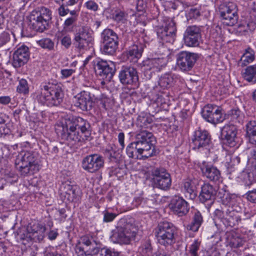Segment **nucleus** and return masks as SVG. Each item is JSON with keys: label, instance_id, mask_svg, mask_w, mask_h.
I'll return each mask as SVG.
<instances>
[{"label": "nucleus", "instance_id": "nucleus-29", "mask_svg": "<svg viewBox=\"0 0 256 256\" xmlns=\"http://www.w3.org/2000/svg\"><path fill=\"white\" fill-rule=\"evenodd\" d=\"M196 184H198V180L195 178H188L184 180L182 189L186 197L192 200L196 197Z\"/></svg>", "mask_w": 256, "mask_h": 256}, {"label": "nucleus", "instance_id": "nucleus-24", "mask_svg": "<svg viewBox=\"0 0 256 256\" xmlns=\"http://www.w3.org/2000/svg\"><path fill=\"white\" fill-rule=\"evenodd\" d=\"M27 236L34 242L42 241L45 236L46 226L40 223L35 222L28 228Z\"/></svg>", "mask_w": 256, "mask_h": 256}, {"label": "nucleus", "instance_id": "nucleus-4", "mask_svg": "<svg viewBox=\"0 0 256 256\" xmlns=\"http://www.w3.org/2000/svg\"><path fill=\"white\" fill-rule=\"evenodd\" d=\"M154 236L157 242L165 247L174 244L178 238V230L171 222H160L154 230Z\"/></svg>", "mask_w": 256, "mask_h": 256}, {"label": "nucleus", "instance_id": "nucleus-33", "mask_svg": "<svg viewBox=\"0 0 256 256\" xmlns=\"http://www.w3.org/2000/svg\"><path fill=\"white\" fill-rule=\"evenodd\" d=\"M242 76L244 80L250 84H256V64L246 66L242 72Z\"/></svg>", "mask_w": 256, "mask_h": 256}, {"label": "nucleus", "instance_id": "nucleus-47", "mask_svg": "<svg viewBox=\"0 0 256 256\" xmlns=\"http://www.w3.org/2000/svg\"><path fill=\"white\" fill-rule=\"evenodd\" d=\"M240 162L239 156H236L228 155L226 156V166L228 168H232L234 166L238 165Z\"/></svg>", "mask_w": 256, "mask_h": 256}, {"label": "nucleus", "instance_id": "nucleus-42", "mask_svg": "<svg viewBox=\"0 0 256 256\" xmlns=\"http://www.w3.org/2000/svg\"><path fill=\"white\" fill-rule=\"evenodd\" d=\"M152 122V119L147 116H139L137 118L136 125L142 128H148L150 126Z\"/></svg>", "mask_w": 256, "mask_h": 256}, {"label": "nucleus", "instance_id": "nucleus-50", "mask_svg": "<svg viewBox=\"0 0 256 256\" xmlns=\"http://www.w3.org/2000/svg\"><path fill=\"white\" fill-rule=\"evenodd\" d=\"M100 256H122L120 252L114 248L104 247L100 252Z\"/></svg>", "mask_w": 256, "mask_h": 256}, {"label": "nucleus", "instance_id": "nucleus-32", "mask_svg": "<svg viewBox=\"0 0 256 256\" xmlns=\"http://www.w3.org/2000/svg\"><path fill=\"white\" fill-rule=\"evenodd\" d=\"M112 19L119 26L125 25L128 22V14L123 9L116 8L112 10L111 14Z\"/></svg>", "mask_w": 256, "mask_h": 256}, {"label": "nucleus", "instance_id": "nucleus-51", "mask_svg": "<svg viewBox=\"0 0 256 256\" xmlns=\"http://www.w3.org/2000/svg\"><path fill=\"white\" fill-rule=\"evenodd\" d=\"M60 43L66 49L69 48L72 44L70 36L68 34H62L60 36Z\"/></svg>", "mask_w": 256, "mask_h": 256}, {"label": "nucleus", "instance_id": "nucleus-16", "mask_svg": "<svg viewBox=\"0 0 256 256\" xmlns=\"http://www.w3.org/2000/svg\"><path fill=\"white\" fill-rule=\"evenodd\" d=\"M136 236V232L130 228L118 226L113 231L110 239L114 243L128 244Z\"/></svg>", "mask_w": 256, "mask_h": 256}, {"label": "nucleus", "instance_id": "nucleus-28", "mask_svg": "<svg viewBox=\"0 0 256 256\" xmlns=\"http://www.w3.org/2000/svg\"><path fill=\"white\" fill-rule=\"evenodd\" d=\"M92 100L90 92L83 91L75 97L74 104L83 111L90 110L92 107Z\"/></svg>", "mask_w": 256, "mask_h": 256}, {"label": "nucleus", "instance_id": "nucleus-21", "mask_svg": "<svg viewBox=\"0 0 256 256\" xmlns=\"http://www.w3.org/2000/svg\"><path fill=\"white\" fill-rule=\"evenodd\" d=\"M200 28L196 26L188 27L184 36V44L188 46H196L200 38Z\"/></svg>", "mask_w": 256, "mask_h": 256}, {"label": "nucleus", "instance_id": "nucleus-58", "mask_svg": "<svg viewBox=\"0 0 256 256\" xmlns=\"http://www.w3.org/2000/svg\"><path fill=\"white\" fill-rule=\"evenodd\" d=\"M117 216V214L114 213L109 212H106L104 216V222H112Z\"/></svg>", "mask_w": 256, "mask_h": 256}, {"label": "nucleus", "instance_id": "nucleus-46", "mask_svg": "<svg viewBox=\"0 0 256 256\" xmlns=\"http://www.w3.org/2000/svg\"><path fill=\"white\" fill-rule=\"evenodd\" d=\"M5 115L0 113V137L8 134L10 132V129L6 124Z\"/></svg>", "mask_w": 256, "mask_h": 256}, {"label": "nucleus", "instance_id": "nucleus-61", "mask_svg": "<svg viewBox=\"0 0 256 256\" xmlns=\"http://www.w3.org/2000/svg\"><path fill=\"white\" fill-rule=\"evenodd\" d=\"M68 6H66L64 4H62L60 8H58V14L60 16H64L68 14L70 12V10L68 8H66V7H68Z\"/></svg>", "mask_w": 256, "mask_h": 256}, {"label": "nucleus", "instance_id": "nucleus-62", "mask_svg": "<svg viewBox=\"0 0 256 256\" xmlns=\"http://www.w3.org/2000/svg\"><path fill=\"white\" fill-rule=\"evenodd\" d=\"M228 192L227 191L225 188H223L218 189L216 195L217 198L222 200L224 198L225 196H226V194H228Z\"/></svg>", "mask_w": 256, "mask_h": 256}, {"label": "nucleus", "instance_id": "nucleus-35", "mask_svg": "<svg viewBox=\"0 0 256 256\" xmlns=\"http://www.w3.org/2000/svg\"><path fill=\"white\" fill-rule=\"evenodd\" d=\"M138 145L136 141L130 144L126 148V152L128 156L130 158L136 159H140L141 158L144 159V154L142 150L138 149Z\"/></svg>", "mask_w": 256, "mask_h": 256}, {"label": "nucleus", "instance_id": "nucleus-52", "mask_svg": "<svg viewBox=\"0 0 256 256\" xmlns=\"http://www.w3.org/2000/svg\"><path fill=\"white\" fill-rule=\"evenodd\" d=\"M76 20V16H71L66 18L64 24V29L66 30H70L72 28V26Z\"/></svg>", "mask_w": 256, "mask_h": 256}, {"label": "nucleus", "instance_id": "nucleus-34", "mask_svg": "<svg viewBox=\"0 0 256 256\" xmlns=\"http://www.w3.org/2000/svg\"><path fill=\"white\" fill-rule=\"evenodd\" d=\"M246 136L249 142L256 145V120H252L248 122L246 125Z\"/></svg>", "mask_w": 256, "mask_h": 256}, {"label": "nucleus", "instance_id": "nucleus-37", "mask_svg": "<svg viewBox=\"0 0 256 256\" xmlns=\"http://www.w3.org/2000/svg\"><path fill=\"white\" fill-rule=\"evenodd\" d=\"M226 118L229 120L232 124H242L244 120V116L238 108L232 109L228 112L226 115Z\"/></svg>", "mask_w": 256, "mask_h": 256}, {"label": "nucleus", "instance_id": "nucleus-41", "mask_svg": "<svg viewBox=\"0 0 256 256\" xmlns=\"http://www.w3.org/2000/svg\"><path fill=\"white\" fill-rule=\"evenodd\" d=\"M255 59V52L253 49L248 47L245 50L240 60L242 65L246 66L252 62Z\"/></svg>", "mask_w": 256, "mask_h": 256}, {"label": "nucleus", "instance_id": "nucleus-30", "mask_svg": "<svg viewBox=\"0 0 256 256\" xmlns=\"http://www.w3.org/2000/svg\"><path fill=\"white\" fill-rule=\"evenodd\" d=\"M144 47V44L140 42L132 46L126 52L128 60L132 63H136L142 56Z\"/></svg>", "mask_w": 256, "mask_h": 256}, {"label": "nucleus", "instance_id": "nucleus-1", "mask_svg": "<svg viewBox=\"0 0 256 256\" xmlns=\"http://www.w3.org/2000/svg\"><path fill=\"white\" fill-rule=\"evenodd\" d=\"M91 132V126L87 120L80 116H70L62 124L60 136L68 143L76 144L90 140Z\"/></svg>", "mask_w": 256, "mask_h": 256}, {"label": "nucleus", "instance_id": "nucleus-13", "mask_svg": "<svg viewBox=\"0 0 256 256\" xmlns=\"http://www.w3.org/2000/svg\"><path fill=\"white\" fill-rule=\"evenodd\" d=\"M198 58L196 54L182 51L176 56V66L182 72L190 71L194 66Z\"/></svg>", "mask_w": 256, "mask_h": 256}, {"label": "nucleus", "instance_id": "nucleus-9", "mask_svg": "<svg viewBox=\"0 0 256 256\" xmlns=\"http://www.w3.org/2000/svg\"><path fill=\"white\" fill-rule=\"evenodd\" d=\"M92 64L96 74L103 80L102 84L105 82L104 80L106 82H110L115 72L114 64L99 58L94 60Z\"/></svg>", "mask_w": 256, "mask_h": 256}, {"label": "nucleus", "instance_id": "nucleus-55", "mask_svg": "<svg viewBox=\"0 0 256 256\" xmlns=\"http://www.w3.org/2000/svg\"><path fill=\"white\" fill-rule=\"evenodd\" d=\"M76 72V70L73 68H64L60 70L61 78H67L71 76Z\"/></svg>", "mask_w": 256, "mask_h": 256}, {"label": "nucleus", "instance_id": "nucleus-53", "mask_svg": "<svg viewBox=\"0 0 256 256\" xmlns=\"http://www.w3.org/2000/svg\"><path fill=\"white\" fill-rule=\"evenodd\" d=\"M200 16V10L198 8H192L188 13V17L190 19H197Z\"/></svg>", "mask_w": 256, "mask_h": 256}, {"label": "nucleus", "instance_id": "nucleus-59", "mask_svg": "<svg viewBox=\"0 0 256 256\" xmlns=\"http://www.w3.org/2000/svg\"><path fill=\"white\" fill-rule=\"evenodd\" d=\"M246 195L248 200L256 204V189L248 191Z\"/></svg>", "mask_w": 256, "mask_h": 256}, {"label": "nucleus", "instance_id": "nucleus-15", "mask_svg": "<svg viewBox=\"0 0 256 256\" xmlns=\"http://www.w3.org/2000/svg\"><path fill=\"white\" fill-rule=\"evenodd\" d=\"M202 114L206 120L212 124L221 122L225 119L222 117V108L214 104H208L204 106Z\"/></svg>", "mask_w": 256, "mask_h": 256}, {"label": "nucleus", "instance_id": "nucleus-45", "mask_svg": "<svg viewBox=\"0 0 256 256\" xmlns=\"http://www.w3.org/2000/svg\"><path fill=\"white\" fill-rule=\"evenodd\" d=\"M44 256H64L60 248L48 246L46 248Z\"/></svg>", "mask_w": 256, "mask_h": 256}, {"label": "nucleus", "instance_id": "nucleus-22", "mask_svg": "<svg viewBox=\"0 0 256 256\" xmlns=\"http://www.w3.org/2000/svg\"><path fill=\"white\" fill-rule=\"evenodd\" d=\"M200 169L202 176L210 181L217 182L221 180L220 172L212 164L203 162L200 165Z\"/></svg>", "mask_w": 256, "mask_h": 256}, {"label": "nucleus", "instance_id": "nucleus-48", "mask_svg": "<svg viewBox=\"0 0 256 256\" xmlns=\"http://www.w3.org/2000/svg\"><path fill=\"white\" fill-rule=\"evenodd\" d=\"M200 246V242L198 240H195L190 246L188 250V254L190 256H198V251Z\"/></svg>", "mask_w": 256, "mask_h": 256}, {"label": "nucleus", "instance_id": "nucleus-60", "mask_svg": "<svg viewBox=\"0 0 256 256\" xmlns=\"http://www.w3.org/2000/svg\"><path fill=\"white\" fill-rule=\"evenodd\" d=\"M85 5L88 9L94 11L97 10L98 8L96 3L92 0H88L85 4Z\"/></svg>", "mask_w": 256, "mask_h": 256}, {"label": "nucleus", "instance_id": "nucleus-3", "mask_svg": "<svg viewBox=\"0 0 256 256\" xmlns=\"http://www.w3.org/2000/svg\"><path fill=\"white\" fill-rule=\"evenodd\" d=\"M16 164L19 166L21 175L26 176L34 174L40 169V165L37 154L32 151H22L20 152L16 160Z\"/></svg>", "mask_w": 256, "mask_h": 256}, {"label": "nucleus", "instance_id": "nucleus-10", "mask_svg": "<svg viewBox=\"0 0 256 256\" xmlns=\"http://www.w3.org/2000/svg\"><path fill=\"white\" fill-rule=\"evenodd\" d=\"M101 38L104 44L102 52L109 55L113 54L118 45V37L116 33L112 29L106 28L101 34Z\"/></svg>", "mask_w": 256, "mask_h": 256}, {"label": "nucleus", "instance_id": "nucleus-36", "mask_svg": "<svg viewBox=\"0 0 256 256\" xmlns=\"http://www.w3.org/2000/svg\"><path fill=\"white\" fill-rule=\"evenodd\" d=\"M203 222V218L199 211H196L194 214L192 222L188 225L187 228L194 232L198 231Z\"/></svg>", "mask_w": 256, "mask_h": 256}, {"label": "nucleus", "instance_id": "nucleus-2", "mask_svg": "<svg viewBox=\"0 0 256 256\" xmlns=\"http://www.w3.org/2000/svg\"><path fill=\"white\" fill-rule=\"evenodd\" d=\"M64 96L59 84L48 82L41 86L40 92L37 95L36 99L39 103L44 106H58L62 102Z\"/></svg>", "mask_w": 256, "mask_h": 256}, {"label": "nucleus", "instance_id": "nucleus-31", "mask_svg": "<svg viewBox=\"0 0 256 256\" xmlns=\"http://www.w3.org/2000/svg\"><path fill=\"white\" fill-rule=\"evenodd\" d=\"M240 220V218L238 212L231 208L226 211L222 223L226 226L234 227L238 224Z\"/></svg>", "mask_w": 256, "mask_h": 256}, {"label": "nucleus", "instance_id": "nucleus-26", "mask_svg": "<svg viewBox=\"0 0 256 256\" xmlns=\"http://www.w3.org/2000/svg\"><path fill=\"white\" fill-rule=\"evenodd\" d=\"M170 209L178 216L186 215L189 210L188 202L182 197L175 196L170 204Z\"/></svg>", "mask_w": 256, "mask_h": 256}, {"label": "nucleus", "instance_id": "nucleus-54", "mask_svg": "<svg viewBox=\"0 0 256 256\" xmlns=\"http://www.w3.org/2000/svg\"><path fill=\"white\" fill-rule=\"evenodd\" d=\"M10 39V34L8 32H4L0 34V48L7 44Z\"/></svg>", "mask_w": 256, "mask_h": 256}, {"label": "nucleus", "instance_id": "nucleus-18", "mask_svg": "<svg viewBox=\"0 0 256 256\" xmlns=\"http://www.w3.org/2000/svg\"><path fill=\"white\" fill-rule=\"evenodd\" d=\"M118 78L122 84L136 86L138 84V72L134 67L123 66L119 72Z\"/></svg>", "mask_w": 256, "mask_h": 256}, {"label": "nucleus", "instance_id": "nucleus-27", "mask_svg": "<svg viewBox=\"0 0 256 256\" xmlns=\"http://www.w3.org/2000/svg\"><path fill=\"white\" fill-rule=\"evenodd\" d=\"M237 134V128L235 124H226L221 130V135L226 142L230 147L236 145V138Z\"/></svg>", "mask_w": 256, "mask_h": 256}, {"label": "nucleus", "instance_id": "nucleus-56", "mask_svg": "<svg viewBox=\"0 0 256 256\" xmlns=\"http://www.w3.org/2000/svg\"><path fill=\"white\" fill-rule=\"evenodd\" d=\"M114 146H110L105 150V154L107 155L109 158L112 160V158H116L118 156L114 149Z\"/></svg>", "mask_w": 256, "mask_h": 256}, {"label": "nucleus", "instance_id": "nucleus-40", "mask_svg": "<svg viewBox=\"0 0 256 256\" xmlns=\"http://www.w3.org/2000/svg\"><path fill=\"white\" fill-rule=\"evenodd\" d=\"M228 242L232 248H238L242 246L244 240L236 234H229L228 236Z\"/></svg>", "mask_w": 256, "mask_h": 256}, {"label": "nucleus", "instance_id": "nucleus-25", "mask_svg": "<svg viewBox=\"0 0 256 256\" xmlns=\"http://www.w3.org/2000/svg\"><path fill=\"white\" fill-rule=\"evenodd\" d=\"M29 58L28 47L22 45L14 53L12 65L14 68H20L27 62Z\"/></svg>", "mask_w": 256, "mask_h": 256}, {"label": "nucleus", "instance_id": "nucleus-6", "mask_svg": "<svg viewBox=\"0 0 256 256\" xmlns=\"http://www.w3.org/2000/svg\"><path fill=\"white\" fill-rule=\"evenodd\" d=\"M94 44V32L90 27L82 26L75 33L73 44L78 52L88 50L93 46Z\"/></svg>", "mask_w": 256, "mask_h": 256}, {"label": "nucleus", "instance_id": "nucleus-57", "mask_svg": "<svg viewBox=\"0 0 256 256\" xmlns=\"http://www.w3.org/2000/svg\"><path fill=\"white\" fill-rule=\"evenodd\" d=\"M80 240L82 244L86 246H90L94 242L92 237L88 236H82L80 238Z\"/></svg>", "mask_w": 256, "mask_h": 256}, {"label": "nucleus", "instance_id": "nucleus-14", "mask_svg": "<svg viewBox=\"0 0 256 256\" xmlns=\"http://www.w3.org/2000/svg\"><path fill=\"white\" fill-rule=\"evenodd\" d=\"M166 66L164 58H147L140 64L142 70L148 78H150L154 74L160 72Z\"/></svg>", "mask_w": 256, "mask_h": 256}, {"label": "nucleus", "instance_id": "nucleus-38", "mask_svg": "<svg viewBox=\"0 0 256 256\" xmlns=\"http://www.w3.org/2000/svg\"><path fill=\"white\" fill-rule=\"evenodd\" d=\"M138 252L142 256H152L153 248L150 239L142 240L138 248Z\"/></svg>", "mask_w": 256, "mask_h": 256}, {"label": "nucleus", "instance_id": "nucleus-11", "mask_svg": "<svg viewBox=\"0 0 256 256\" xmlns=\"http://www.w3.org/2000/svg\"><path fill=\"white\" fill-rule=\"evenodd\" d=\"M164 20V26L157 28V36L163 43L172 44L176 38V23L172 19L170 18H166Z\"/></svg>", "mask_w": 256, "mask_h": 256}, {"label": "nucleus", "instance_id": "nucleus-49", "mask_svg": "<svg viewBox=\"0 0 256 256\" xmlns=\"http://www.w3.org/2000/svg\"><path fill=\"white\" fill-rule=\"evenodd\" d=\"M154 101L158 106L164 108V105L167 104L168 101V94L166 93L158 94L156 95Z\"/></svg>", "mask_w": 256, "mask_h": 256}, {"label": "nucleus", "instance_id": "nucleus-8", "mask_svg": "<svg viewBox=\"0 0 256 256\" xmlns=\"http://www.w3.org/2000/svg\"><path fill=\"white\" fill-rule=\"evenodd\" d=\"M237 12L236 4L231 2H223L218 7V12L223 23L228 26H233L237 22Z\"/></svg>", "mask_w": 256, "mask_h": 256}, {"label": "nucleus", "instance_id": "nucleus-19", "mask_svg": "<svg viewBox=\"0 0 256 256\" xmlns=\"http://www.w3.org/2000/svg\"><path fill=\"white\" fill-rule=\"evenodd\" d=\"M62 190L61 195L64 201L66 202H76L80 200V190L78 186L64 182L62 184Z\"/></svg>", "mask_w": 256, "mask_h": 256}, {"label": "nucleus", "instance_id": "nucleus-63", "mask_svg": "<svg viewBox=\"0 0 256 256\" xmlns=\"http://www.w3.org/2000/svg\"><path fill=\"white\" fill-rule=\"evenodd\" d=\"M75 251L78 256H84L86 255V252L80 244L76 246Z\"/></svg>", "mask_w": 256, "mask_h": 256}, {"label": "nucleus", "instance_id": "nucleus-39", "mask_svg": "<svg viewBox=\"0 0 256 256\" xmlns=\"http://www.w3.org/2000/svg\"><path fill=\"white\" fill-rule=\"evenodd\" d=\"M174 76L172 74H164L160 78L159 86L164 88L171 87L174 83Z\"/></svg>", "mask_w": 256, "mask_h": 256}, {"label": "nucleus", "instance_id": "nucleus-12", "mask_svg": "<svg viewBox=\"0 0 256 256\" xmlns=\"http://www.w3.org/2000/svg\"><path fill=\"white\" fill-rule=\"evenodd\" d=\"M154 187L164 190H169L172 185L170 174L164 168H156L152 171Z\"/></svg>", "mask_w": 256, "mask_h": 256}, {"label": "nucleus", "instance_id": "nucleus-44", "mask_svg": "<svg viewBox=\"0 0 256 256\" xmlns=\"http://www.w3.org/2000/svg\"><path fill=\"white\" fill-rule=\"evenodd\" d=\"M38 44L42 48L48 50H54V43L50 38H42L37 42Z\"/></svg>", "mask_w": 256, "mask_h": 256}, {"label": "nucleus", "instance_id": "nucleus-7", "mask_svg": "<svg viewBox=\"0 0 256 256\" xmlns=\"http://www.w3.org/2000/svg\"><path fill=\"white\" fill-rule=\"evenodd\" d=\"M136 142L138 145V149L142 150L144 158L155 155L156 138L153 134L146 130H141L136 136Z\"/></svg>", "mask_w": 256, "mask_h": 256}, {"label": "nucleus", "instance_id": "nucleus-20", "mask_svg": "<svg viewBox=\"0 0 256 256\" xmlns=\"http://www.w3.org/2000/svg\"><path fill=\"white\" fill-rule=\"evenodd\" d=\"M192 140L194 150L207 149L211 143L209 132L200 129L195 131Z\"/></svg>", "mask_w": 256, "mask_h": 256}, {"label": "nucleus", "instance_id": "nucleus-64", "mask_svg": "<svg viewBox=\"0 0 256 256\" xmlns=\"http://www.w3.org/2000/svg\"><path fill=\"white\" fill-rule=\"evenodd\" d=\"M137 8L139 11H142L146 7V0H137Z\"/></svg>", "mask_w": 256, "mask_h": 256}, {"label": "nucleus", "instance_id": "nucleus-5", "mask_svg": "<svg viewBox=\"0 0 256 256\" xmlns=\"http://www.w3.org/2000/svg\"><path fill=\"white\" fill-rule=\"evenodd\" d=\"M52 18L50 10L43 6L38 7L30 16L29 26L36 32H42L48 29Z\"/></svg>", "mask_w": 256, "mask_h": 256}, {"label": "nucleus", "instance_id": "nucleus-23", "mask_svg": "<svg viewBox=\"0 0 256 256\" xmlns=\"http://www.w3.org/2000/svg\"><path fill=\"white\" fill-rule=\"evenodd\" d=\"M216 194V190L212 185L208 183L204 184L201 188L200 200L202 203L208 202L206 204L210 208L214 202Z\"/></svg>", "mask_w": 256, "mask_h": 256}, {"label": "nucleus", "instance_id": "nucleus-43", "mask_svg": "<svg viewBox=\"0 0 256 256\" xmlns=\"http://www.w3.org/2000/svg\"><path fill=\"white\" fill-rule=\"evenodd\" d=\"M18 92L24 95H27L29 93V84L28 81L24 78L18 80V84L16 88Z\"/></svg>", "mask_w": 256, "mask_h": 256}, {"label": "nucleus", "instance_id": "nucleus-17", "mask_svg": "<svg viewBox=\"0 0 256 256\" xmlns=\"http://www.w3.org/2000/svg\"><path fill=\"white\" fill-rule=\"evenodd\" d=\"M104 166L103 157L98 154H92L85 157L82 162V168L87 172L94 173Z\"/></svg>", "mask_w": 256, "mask_h": 256}]
</instances>
